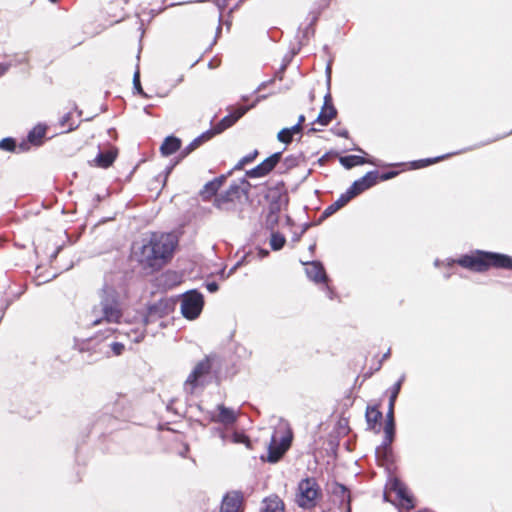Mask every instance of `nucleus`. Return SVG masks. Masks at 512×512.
I'll use <instances>...</instances> for the list:
<instances>
[{
    "mask_svg": "<svg viewBox=\"0 0 512 512\" xmlns=\"http://www.w3.org/2000/svg\"><path fill=\"white\" fill-rule=\"evenodd\" d=\"M178 239L172 233H152L141 242L134 243L132 258L146 272L160 270L172 259Z\"/></svg>",
    "mask_w": 512,
    "mask_h": 512,
    "instance_id": "obj_1",
    "label": "nucleus"
},
{
    "mask_svg": "<svg viewBox=\"0 0 512 512\" xmlns=\"http://www.w3.org/2000/svg\"><path fill=\"white\" fill-rule=\"evenodd\" d=\"M222 369V360L216 354L205 356L198 361L187 376L183 390L187 395L201 393L205 387L213 382H219Z\"/></svg>",
    "mask_w": 512,
    "mask_h": 512,
    "instance_id": "obj_2",
    "label": "nucleus"
},
{
    "mask_svg": "<svg viewBox=\"0 0 512 512\" xmlns=\"http://www.w3.org/2000/svg\"><path fill=\"white\" fill-rule=\"evenodd\" d=\"M458 264L463 268L482 273L490 268L512 269V257L506 254L475 250L471 254H465L458 259L448 258L443 265L452 267Z\"/></svg>",
    "mask_w": 512,
    "mask_h": 512,
    "instance_id": "obj_3",
    "label": "nucleus"
},
{
    "mask_svg": "<svg viewBox=\"0 0 512 512\" xmlns=\"http://www.w3.org/2000/svg\"><path fill=\"white\" fill-rule=\"evenodd\" d=\"M123 316V307L118 292L110 286H105L100 293V301L90 313L92 326L103 323L118 324Z\"/></svg>",
    "mask_w": 512,
    "mask_h": 512,
    "instance_id": "obj_4",
    "label": "nucleus"
},
{
    "mask_svg": "<svg viewBox=\"0 0 512 512\" xmlns=\"http://www.w3.org/2000/svg\"><path fill=\"white\" fill-rule=\"evenodd\" d=\"M320 497L321 490L315 479L305 478L299 482L295 497L299 507L312 509L317 505Z\"/></svg>",
    "mask_w": 512,
    "mask_h": 512,
    "instance_id": "obj_5",
    "label": "nucleus"
},
{
    "mask_svg": "<svg viewBox=\"0 0 512 512\" xmlns=\"http://www.w3.org/2000/svg\"><path fill=\"white\" fill-rule=\"evenodd\" d=\"M292 441V434L289 430L285 434L279 436V431L276 430L272 435L271 442L268 446V456L266 460L269 463L278 462L284 453L289 449Z\"/></svg>",
    "mask_w": 512,
    "mask_h": 512,
    "instance_id": "obj_6",
    "label": "nucleus"
},
{
    "mask_svg": "<svg viewBox=\"0 0 512 512\" xmlns=\"http://www.w3.org/2000/svg\"><path fill=\"white\" fill-rule=\"evenodd\" d=\"M203 296L201 293L192 290L183 295L181 300V313L189 319H196L203 309Z\"/></svg>",
    "mask_w": 512,
    "mask_h": 512,
    "instance_id": "obj_7",
    "label": "nucleus"
},
{
    "mask_svg": "<svg viewBox=\"0 0 512 512\" xmlns=\"http://www.w3.org/2000/svg\"><path fill=\"white\" fill-rule=\"evenodd\" d=\"M306 275L307 277L315 283H324L325 284V292L328 298L333 299L334 292L333 290L326 284L328 277L325 272V269L321 262L312 261L306 263Z\"/></svg>",
    "mask_w": 512,
    "mask_h": 512,
    "instance_id": "obj_8",
    "label": "nucleus"
},
{
    "mask_svg": "<svg viewBox=\"0 0 512 512\" xmlns=\"http://www.w3.org/2000/svg\"><path fill=\"white\" fill-rule=\"evenodd\" d=\"M379 179L378 171H369L360 179L354 181L352 185L347 189L346 194L352 200L357 195L373 187Z\"/></svg>",
    "mask_w": 512,
    "mask_h": 512,
    "instance_id": "obj_9",
    "label": "nucleus"
},
{
    "mask_svg": "<svg viewBox=\"0 0 512 512\" xmlns=\"http://www.w3.org/2000/svg\"><path fill=\"white\" fill-rule=\"evenodd\" d=\"M282 156L281 152H276L262 161L256 167L248 170L246 175L250 178H258L267 175L270 171L274 169L277 163L280 161Z\"/></svg>",
    "mask_w": 512,
    "mask_h": 512,
    "instance_id": "obj_10",
    "label": "nucleus"
},
{
    "mask_svg": "<svg viewBox=\"0 0 512 512\" xmlns=\"http://www.w3.org/2000/svg\"><path fill=\"white\" fill-rule=\"evenodd\" d=\"M254 107V104L250 107H239L231 112L229 115L221 119L212 129L209 131L213 132V137L217 134L222 133L229 127H231L236 121H238L250 108Z\"/></svg>",
    "mask_w": 512,
    "mask_h": 512,
    "instance_id": "obj_11",
    "label": "nucleus"
},
{
    "mask_svg": "<svg viewBox=\"0 0 512 512\" xmlns=\"http://www.w3.org/2000/svg\"><path fill=\"white\" fill-rule=\"evenodd\" d=\"M333 502L340 508L345 507L350 512V491L342 484L334 482L330 485Z\"/></svg>",
    "mask_w": 512,
    "mask_h": 512,
    "instance_id": "obj_12",
    "label": "nucleus"
},
{
    "mask_svg": "<svg viewBox=\"0 0 512 512\" xmlns=\"http://www.w3.org/2000/svg\"><path fill=\"white\" fill-rule=\"evenodd\" d=\"M336 115L337 110L332 103V96L330 92H327L324 96V103L315 123L320 124L321 126H327L336 117Z\"/></svg>",
    "mask_w": 512,
    "mask_h": 512,
    "instance_id": "obj_13",
    "label": "nucleus"
},
{
    "mask_svg": "<svg viewBox=\"0 0 512 512\" xmlns=\"http://www.w3.org/2000/svg\"><path fill=\"white\" fill-rule=\"evenodd\" d=\"M288 204V196L282 195L278 202L269 203L266 223L270 229H273L279 221V212Z\"/></svg>",
    "mask_w": 512,
    "mask_h": 512,
    "instance_id": "obj_14",
    "label": "nucleus"
},
{
    "mask_svg": "<svg viewBox=\"0 0 512 512\" xmlns=\"http://www.w3.org/2000/svg\"><path fill=\"white\" fill-rule=\"evenodd\" d=\"M172 310V304L167 300H160L151 305L148 309L146 322L153 321L156 318H161L168 315Z\"/></svg>",
    "mask_w": 512,
    "mask_h": 512,
    "instance_id": "obj_15",
    "label": "nucleus"
},
{
    "mask_svg": "<svg viewBox=\"0 0 512 512\" xmlns=\"http://www.w3.org/2000/svg\"><path fill=\"white\" fill-rule=\"evenodd\" d=\"M217 410L219 411V414L215 415L214 413H212L209 418L210 421L218 422L224 425H230L236 422L237 414L233 409L227 408L224 405L219 404L217 406Z\"/></svg>",
    "mask_w": 512,
    "mask_h": 512,
    "instance_id": "obj_16",
    "label": "nucleus"
},
{
    "mask_svg": "<svg viewBox=\"0 0 512 512\" xmlns=\"http://www.w3.org/2000/svg\"><path fill=\"white\" fill-rule=\"evenodd\" d=\"M242 497L238 492L226 494L222 500L220 512H240Z\"/></svg>",
    "mask_w": 512,
    "mask_h": 512,
    "instance_id": "obj_17",
    "label": "nucleus"
},
{
    "mask_svg": "<svg viewBox=\"0 0 512 512\" xmlns=\"http://www.w3.org/2000/svg\"><path fill=\"white\" fill-rule=\"evenodd\" d=\"M218 434H219V437L221 438L223 444H226L228 442L235 443V444L243 443L246 445V447L248 449L251 448V442H250L249 438L243 433H240V432L228 433V432H225L222 430H218Z\"/></svg>",
    "mask_w": 512,
    "mask_h": 512,
    "instance_id": "obj_18",
    "label": "nucleus"
},
{
    "mask_svg": "<svg viewBox=\"0 0 512 512\" xmlns=\"http://www.w3.org/2000/svg\"><path fill=\"white\" fill-rule=\"evenodd\" d=\"M261 512H284V503L278 496L271 495L263 500Z\"/></svg>",
    "mask_w": 512,
    "mask_h": 512,
    "instance_id": "obj_19",
    "label": "nucleus"
},
{
    "mask_svg": "<svg viewBox=\"0 0 512 512\" xmlns=\"http://www.w3.org/2000/svg\"><path fill=\"white\" fill-rule=\"evenodd\" d=\"M339 162L346 169H351L355 166L363 165L365 163H369L372 165H378L374 160L366 159V158H364L362 156H358V155L342 156V157H340Z\"/></svg>",
    "mask_w": 512,
    "mask_h": 512,
    "instance_id": "obj_20",
    "label": "nucleus"
},
{
    "mask_svg": "<svg viewBox=\"0 0 512 512\" xmlns=\"http://www.w3.org/2000/svg\"><path fill=\"white\" fill-rule=\"evenodd\" d=\"M213 138V132L212 131H205L198 137H196L192 142L189 143L183 150L182 155L187 156L197 148H199L201 145H203L205 142L209 141Z\"/></svg>",
    "mask_w": 512,
    "mask_h": 512,
    "instance_id": "obj_21",
    "label": "nucleus"
},
{
    "mask_svg": "<svg viewBox=\"0 0 512 512\" xmlns=\"http://www.w3.org/2000/svg\"><path fill=\"white\" fill-rule=\"evenodd\" d=\"M181 146V141L179 138L174 136H168L163 141L160 151L164 156H169L175 153Z\"/></svg>",
    "mask_w": 512,
    "mask_h": 512,
    "instance_id": "obj_22",
    "label": "nucleus"
},
{
    "mask_svg": "<svg viewBox=\"0 0 512 512\" xmlns=\"http://www.w3.org/2000/svg\"><path fill=\"white\" fill-rule=\"evenodd\" d=\"M116 159V152L113 150H107L104 152H99L95 157L94 162L96 166L101 168H108L112 165L114 160Z\"/></svg>",
    "mask_w": 512,
    "mask_h": 512,
    "instance_id": "obj_23",
    "label": "nucleus"
},
{
    "mask_svg": "<svg viewBox=\"0 0 512 512\" xmlns=\"http://www.w3.org/2000/svg\"><path fill=\"white\" fill-rule=\"evenodd\" d=\"M46 133V127L43 125L35 126L28 134V141L34 145H40Z\"/></svg>",
    "mask_w": 512,
    "mask_h": 512,
    "instance_id": "obj_24",
    "label": "nucleus"
},
{
    "mask_svg": "<svg viewBox=\"0 0 512 512\" xmlns=\"http://www.w3.org/2000/svg\"><path fill=\"white\" fill-rule=\"evenodd\" d=\"M350 200L351 199L346 194V192L341 194L340 197L333 204H331L330 206H328L325 209L324 215H326V216L332 215L333 213H335L336 211H338L339 209L344 207Z\"/></svg>",
    "mask_w": 512,
    "mask_h": 512,
    "instance_id": "obj_25",
    "label": "nucleus"
},
{
    "mask_svg": "<svg viewBox=\"0 0 512 512\" xmlns=\"http://www.w3.org/2000/svg\"><path fill=\"white\" fill-rule=\"evenodd\" d=\"M221 183V180L218 179H214L206 183L203 189L201 190V196L203 197V199H208L214 196L217 193L218 189L220 188Z\"/></svg>",
    "mask_w": 512,
    "mask_h": 512,
    "instance_id": "obj_26",
    "label": "nucleus"
},
{
    "mask_svg": "<svg viewBox=\"0 0 512 512\" xmlns=\"http://www.w3.org/2000/svg\"><path fill=\"white\" fill-rule=\"evenodd\" d=\"M393 489L399 499L406 503L407 508H413L412 498L408 494L406 488L398 481L393 484Z\"/></svg>",
    "mask_w": 512,
    "mask_h": 512,
    "instance_id": "obj_27",
    "label": "nucleus"
},
{
    "mask_svg": "<svg viewBox=\"0 0 512 512\" xmlns=\"http://www.w3.org/2000/svg\"><path fill=\"white\" fill-rule=\"evenodd\" d=\"M382 419V413L374 407H368L366 410V421L370 428H374Z\"/></svg>",
    "mask_w": 512,
    "mask_h": 512,
    "instance_id": "obj_28",
    "label": "nucleus"
},
{
    "mask_svg": "<svg viewBox=\"0 0 512 512\" xmlns=\"http://www.w3.org/2000/svg\"><path fill=\"white\" fill-rule=\"evenodd\" d=\"M384 434H385V436H384V441L382 443V449L387 451L388 450V446H390L391 443L394 440L395 424L385 423Z\"/></svg>",
    "mask_w": 512,
    "mask_h": 512,
    "instance_id": "obj_29",
    "label": "nucleus"
},
{
    "mask_svg": "<svg viewBox=\"0 0 512 512\" xmlns=\"http://www.w3.org/2000/svg\"><path fill=\"white\" fill-rule=\"evenodd\" d=\"M282 195H287L283 184L277 185L276 187L273 188H269L266 198L269 203L278 202L280 198H282Z\"/></svg>",
    "mask_w": 512,
    "mask_h": 512,
    "instance_id": "obj_30",
    "label": "nucleus"
},
{
    "mask_svg": "<svg viewBox=\"0 0 512 512\" xmlns=\"http://www.w3.org/2000/svg\"><path fill=\"white\" fill-rule=\"evenodd\" d=\"M285 242H286V239L282 234H280L278 232H273L271 234L270 246H271L272 250L278 251V250L282 249Z\"/></svg>",
    "mask_w": 512,
    "mask_h": 512,
    "instance_id": "obj_31",
    "label": "nucleus"
},
{
    "mask_svg": "<svg viewBox=\"0 0 512 512\" xmlns=\"http://www.w3.org/2000/svg\"><path fill=\"white\" fill-rule=\"evenodd\" d=\"M404 380H405V375L403 374V375H401L399 380L390 388L389 403L395 404Z\"/></svg>",
    "mask_w": 512,
    "mask_h": 512,
    "instance_id": "obj_32",
    "label": "nucleus"
},
{
    "mask_svg": "<svg viewBox=\"0 0 512 512\" xmlns=\"http://www.w3.org/2000/svg\"><path fill=\"white\" fill-rule=\"evenodd\" d=\"M258 151L254 150L248 155L242 157L238 163L234 166V170H241L246 164L251 163L257 157Z\"/></svg>",
    "mask_w": 512,
    "mask_h": 512,
    "instance_id": "obj_33",
    "label": "nucleus"
},
{
    "mask_svg": "<svg viewBox=\"0 0 512 512\" xmlns=\"http://www.w3.org/2000/svg\"><path fill=\"white\" fill-rule=\"evenodd\" d=\"M445 158H446V156H439V157H435V158L422 159V160L413 162V166H414V168L426 167L428 165L437 163Z\"/></svg>",
    "mask_w": 512,
    "mask_h": 512,
    "instance_id": "obj_34",
    "label": "nucleus"
},
{
    "mask_svg": "<svg viewBox=\"0 0 512 512\" xmlns=\"http://www.w3.org/2000/svg\"><path fill=\"white\" fill-rule=\"evenodd\" d=\"M119 333L126 334L127 337L131 339V341L136 343L140 342L144 338V331L140 329H132L130 332L120 331Z\"/></svg>",
    "mask_w": 512,
    "mask_h": 512,
    "instance_id": "obj_35",
    "label": "nucleus"
},
{
    "mask_svg": "<svg viewBox=\"0 0 512 512\" xmlns=\"http://www.w3.org/2000/svg\"><path fill=\"white\" fill-rule=\"evenodd\" d=\"M391 445L388 446V450L385 451L382 449V445L376 449V457L378 460H381L383 462L389 461L391 457Z\"/></svg>",
    "mask_w": 512,
    "mask_h": 512,
    "instance_id": "obj_36",
    "label": "nucleus"
},
{
    "mask_svg": "<svg viewBox=\"0 0 512 512\" xmlns=\"http://www.w3.org/2000/svg\"><path fill=\"white\" fill-rule=\"evenodd\" d=\"M16 144L13 138H4L0 141V149L5 151H14Z\"/></svg>",
    "mask_w": 512,
    "mask_h": 512,
    "instance_id": "obj_37",
    "label": "nucleus"
},
{
    "mask_svg": "<svg viewBox=\"0 0 512 512\" xmlns=\"http://www.w3.org/2000/svg\"><path fill=\"white\" fill-rule=\"evenodd\" d=\"M114 408L110 409L109 405L106 406L107 411H112L114 413L115 418H118L122 416V410L124 408L123 405V399H118L115 404Z\"/></svg>",
    "mask_w": 512,
    "mask_h": 512,
    "instance_id": "obj_38",
    "label": "nucleus"
},
{
    "mask_svg": "<svg viewBox=\"0 0 512 512\" xmlns=\"http://www.w3.org/2000/svg\"><path fill=\"white\" fill-rule=\"evenodd\" d=\"M133 85H134V89L137 91L138 94L146 97L147 95L144 93L142 87H141V83H140V73L139 71L137 70L135 73H134V76H133Z\"/></svg>",
    "mask_w": 512,
    "mask_h": 512,
    "instance_id": "obj_39",
    "label": "nucleus"
},
{
    "mask_svg": "<svg viewBox=\"0 0 512 512\" xmlns=\"http://www.w3.org/2000/svg\"><path fill=\"white\" fill-rule=\"evenodd\" d=\"M277 139L282 142V143H285V144H289L291 141H292V137L291 135L289 134V131L288 129L284 128L282 129L278 135H277Z\"/></svg>",
    "mask_w": 512,
    "mask_h": 512,
    "instance_id": "obj_40",
    "label": "nucleus"
},
{
    "mask_svg": "<svg viewBox=\"0 0 512 512\" xmlns=\"http://www.w3.org/2000/svg\"><path fill=\"white\" fill-rule=\"evenodd\" d=\"M70 118H71V115L68 113V114L64 115L60 121L61 127L66 128V131H71L76 127L73 124L68 123Z\"/></svg>",
    "mask_w": 512,
    "mask_h": 512,
    "instance_id": "obj_41",
    "label": "nucleus"
},
{
    "mask_svg": "<svg viewBox=\"0 0 512 512\" xmlns=\"http://www.w3.org/2000/svg\"><path fill=\"white\" fill-rule=\"evenodd\" d=\"M394 406H395V404H393V403H389L388 404V411H387V414H386V423L395 424V420H394Z\"/></svg>",
    "mask_w": 512,
    "mask_h": 512,
    "instance_id": "obj_42",
    "label": "nucleus"
},
{
    "mask_svg": "<svg viewBox=\"0 0 512 512\" xmlns=\"http://www.w3.org/2000/svg\"><path fill=\"white\" fill-rule=\"evenodd\" d=\"M111 349L115 355H120L124 350V345L120 342H113L111 344Z\"/></svg>",
    "mask_w": 512,
    "mask_h": 512,
    "instance_id": "obj_43",
    "label": "nucleus"
},
{
    "mask_svg": "<svg viewBox=\"0 0 512 512\" xmlns=\"http://www.w3.org/2000/svg\"><path fill=\"white\" fill-rule=\"evenodd\" d=\"M397 174H398V172H396V171H390L387 173H383L382 175H379V179L382 181H386V180L394 178Z\"/></svg>",
    "mask_w": 512,
    "mask_h": 512,
    "instance_id": "obj_44",
    "label": "nucleus"
},
{
    "mask_svg": "<svg viewBox=\"0 0 512 512\" xmlns=\"http://www.w3.org/2000/svg\"><path fill=\"white\" fill-rule=\"evenodd\" d=\"M287 129H288L291 137H293L294 134L300 133L302 131V127L300 126V123H296L295 125H293L290 128H287Z\"/></svg>",
    "mask_w": 512,
    "mask_h": 512,
    "instance_id": "obj_45",
    "label": "nucleus"
},
{
    "mask_svg": "<svg viewBox=\"0 0 512 512\" xmlns=\"http://www.w3.org/2000/svg\"><path fill=\"white\" fill-rule=\"evenodd\" d=\"M206 288L209 292L214 293V292L218 291L219 286L216 282H209L206 284Z\"/></svg>",
    "mask_w": 512,
    "mask_h": 512,
    "instance_id": "obj_46",
    "label": "nucleus"
},
{
    "mask_svg": "<svg viewBox=\"0 0 512 512\" xmlns=\"http://www.w3.org/2000/svg\"><path fill=\"white\" fill-rule=\"evenodd\" d=\"M333 132L339 137L348 138L349 136L347 129H334Z\"/></svg>",
    "mask_w": 512,
    "mask_h": 512,
    "instance_id": "obj_47",
    "label": "nucleus"
},
{
    "mask_svg": "<svg viewBox=\"0 0 512 512\" xmlns=\"http://www.w3.org/2000/svg\"><path fill=\"white\" fill-rule=\"evenodd\" d=\"M226 201V198L225 197H216L215 199V205L218 207V208H221L222 207V202H225Z\"/></svg>",
    "mask_w": 512,
    "mask_h": 512,
    "instance_id": "obj_48",
    "label": "nucleus"
},
{
    "mask_svg": "<svg viewBox=\"0 0 512 512\" xmlns=\"http://www.w3.org/2000/svg\"><path fill=\"white\" fill-rule=\"evenodd\" d=\"M240 265V262L236 263L227 273L226 277H230L235 271L236 269L239 267Z\"/></svg>",
    "mask_w": 512,
    "mask_h": 512,
    "instance_id": "obj_49",
    "label": "nucleus"
},
{
    "mask_svg": "<svg viewBox=\"0 0 512 512\" xmlns=\"http://www.w3.org/2000/svg\"><path fill=\"white\" fill-rule=\"evenodd\" d=\"M10 64L9 65H5V64H0V76L3 75L9 68Z\"/></svg>",
    "mask_w": 512,
    "mask_h": 512,
    "instance_id": "obj_50",
    "label": "nucleus"
},
{
    "mask_svg": "<svg viewBox=\"0 0 512 512\" xmlns=\"http://www.w3.org/2000/svg\"><path fill=\"white\" fill-rule=\"evenodd\" d=\"M228 0H216L217 5L221 8L225 7Z\"/></svg>",
    "mask_w": 512,
    "mask_h": 512,
    "instance_id": "obj_51",
    "label": "nucleus"
},
{
    "mask_svg": "<svg viewBox=\"0 0 512 512\" xmlns=\"http://www.w3.org/2000/svg\"><path fill=\"white\" fill-rule=\"evenodd\" d=\"M305 232V228L302 229L301 233L299 235H294V241H299L301 235Z\"/></svg>",
    "mask_w": 512,
    "mask_h": 512,
    "instance_id": "obj_52",
    "label": "nucleus"
},
{
    "mask_svg": "<svg viewBox=\"0 0 512 512\" xmlns=\"http://www.w3.org/2000/svg\"><path fill=\"white\" fill-rule=\"evenodd\" d=\"M304 121H305V116L304 115H300L299 118H298V122L297 123H300V126L302 127V124H303Z\"/></svg>",
    "mask_w": 512,
    "mask_h": 512,
    "instance_id": "obj_53",
    "label": "nucleus"
},
{
    "mask_svg": "<svg viewBox=\"0 0 512 512\" xmlns=\"http://www.w3.org/2000/svg\"><path fill=\"white\" fill-rule=\"evenodd\" d=\"M444 264V261H440L439 259H436L435 262H434V265L436 267H439L440 265H443Z\"/></svg>",
    "mask_w": 512,
    "mask_h": 512,
    "instance_id": "obj_54",
    "label": "nucleus"
},
{
    "mask_svg": "<svg viewBox=\"0 0 512 512\" xmlns=\"http://www.w3.org/2000/svg\"><path fill=\"white\" fill-rule=\"evenodd\" d=\"M330 73H331V68L330 66L327 67V74H328V86L330 85Z\"/></svg>",
    "mask_w": 512,
    "mask_h": 512,
    "instance_id": "obj_55",
    "label": "nucleus"
},
{
    "mask_svg": "<svg viewBox=\"0 0 512 512\" xmlns=\"http://www.w3.org/2000/svg\"><path fill=\"white\" fill-rule=\"evenodd\" d=\"M226 275H227V273H225V270L223 269V270L220 272V277H221V278H223V279H225V278H227V277H226Z\"/></svg>",
    "mask_w": 512,
    "mask_h": 512,
    "instance_id": "obj_56",
    "label": "nucleus"
},
{
    "mask_svg": "<svg viewBox=\"0 0 512 512\" xmlns=\"http://www.w3.org/2000/svg\"><path fill=\"white\" fill-rule=\"evenodd\" d=\"M390 356V349L383 355V360L387 359Z\"/></svg>",
    "mask_w": 512,
    "mask_h": 512,
    "instance_id": "obj_57",
    "label": "nucleus"
},
{
    "mask_svg": "<svg viewBox=\"0 0 512 512\" xmlns=\"http://www.w3.org/2000/svg\"><path fill=\"white\" fill-rule=\"evenodd\" d=\"M107 331H108L109 333H114V332H116L117 330H116V329H113V328H109Z\"/></svg>",
    "mask_w": 512,
    "mask_h": 512,
    "instance_id": "obj_58",
    "label": "nucleus"
},
{
    "mask_svg": "<svg viewBox=\"0 0 512 512\" xmlns=\"http://www.w3.org/2000/svg\"><path fill=\"white\" fill-rule=\"evenodd\" d=\"M450 277H451V273L446 272V274H445V278H446V279H448V278H450Z\"/></svg>",
    "mask_w": 512,
    "mask_h": 512,
    "instance_id": "obj_59",
    "label": "nucleus"
},
{
    "mask_svg": "<svg viewBox=\"0 0 512 512\" xmlns=\"http://www.w3.org/2000/svg\"><path fill=\"white\" fill-rule=\"evenodd\" d=\"M357 151L364 153V151L361 148H356Z\"/></svg>",
    "mask_w": 512,
    "mask_h": 512,
    "instance_id": "obj_60",
    "label": "nucleus"
},
{
    "mask_svg": "<svg viewBox=\"0 0 512 512\" xmlns=\"http://www.w3.org/2000/svg\"><path fill=\"white\" fill-rule=\"evenodd\" d=\"M450 155H455V152H452V154H448V155H445V156L448 157Z\"/></svg>",
    "mask_w": 512,
    "mask_h": 512,
    "instance_id": "obj_61",
    "label": "nucleus"
},
{
    "mask_svg": "<svg viewBox=\"0 0 512 512\" xmlns=\"http://www.w3.org/2000/svg\"><path fill=\"white\" fill-rule=\"evenodd\" d=\"M49 1L52 2V3H55L57 0H49Z\"/></svg>",
    "mask_w": 512,
    "mask_h": 512,
    "instance_id": "obj_62",
    "label": "nucleus"
}]
</instances>
